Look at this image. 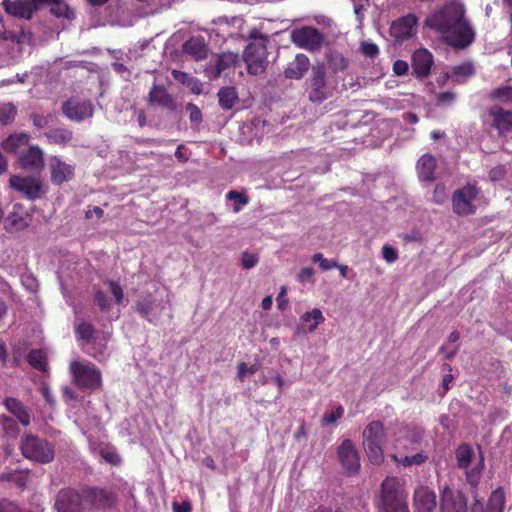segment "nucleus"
Listing matches in <instances>:
<instances>
[{
  "label": "nucleus",
  "mask_w": 512,
  "mask_h": 512,
  "mask_svg": "<svg viewBox=\"0 0 512 512\" xmlns=\"http://www.w3.org/2000/svg\"><path fill=\"white\" fill-rule=\"evenodd\" d=\"M425 25L445 35L447 43L454 48H466L475 38V33L465 18L464 6L455 1L430 14Z\"/></svg>",
  "instance_id": "1"
},
{
  "label": "nucleus",
  "mask_w": 512,
  "mask_h": 512,
  "mask_svg": "<svg viewBox=\"0 0 512 512\" xmlns=\"http://www.w3.org/2000/svg\"><path fill=\"white\" fill-rule=\"evenodd\" d=\"M407 496L404 481L388 476L380 485L377 508L380 512H409Z\"/></svg>",
  "instance_id": "2"
},
{
  "label": "nucleus",
  "mask_w": 512,
  "mask_h": 512,
  "mask_svg": "<svg viewBox=\"0 0 512 512\" xmlns=\"http://www.w3.org/2000/svg\"><path fill=\"white\" fill-rule=\"evenodd\" d=\"M75 334L81 344L83 352L99 362L106 358L107 341L110 334L105 333L100 341H97L96 329L92 323L86 320H79L74 324Z\"/></svg>",
  "instance_id": "3"
},
{
  "label": "nucleus",
  "mask_w": 512,
  "mask_h": 512,
  "mask_svg": "<svg viewBox=\"0 0 512 512\" xmlns=\"http://www.w3.org/2000/svg\"><path fill=\"white\" fill-rule=\"evenodd\" d=\"M385 429L381 421L370 422L363 431V446L374 465H379L384 459Z\"/></svg>",
  "instance_id": "4"
},
{
  "label": "nucleus",
  "mask_w": 512,
  "mask_h": 512,
  "mask_svg": "<svg viewBox=\"0 0 512 512\" xmlns=\"http://www.w3.org/2000/svg\"><path fill=\"white\" fill-rule=\"evenodd\" d=\"M70 372L74 384L82 391H95L102 386L101 371L91 362L73 361L70 363Z\"/></svg>",
  "instance_id": "5"
},
{
  "label": "nucleus",
  "mask_w": 512,
  "mask_h": 512,
  "mask_svg": "<svg viewBox=\"0 0 512 512\" xmlns=\"http://www.w3.org/2000/svg\"><path fill=\"white\" fill-rule=\"evenodd\" d=\"M21 451L25 458L39 463H49L54 458L53 447L46 440L30 433L22 438Z\"/></svg>",
  "instance_id": "6"
},
{
  "label": "nucleus",
  "mask_w": 512,
  "mask_h": 512,
  "mask_svg": "<svg viewBox=\"0 0 512 512\" xmlns=\"http://www.w3.org/2000/svg\"><path fill=\"white\" fill-rule=\"evenodd\" d=\"M82 496L84 504L92 509L108 510L114 508L117 503V494L108 488L84 485Z\"/></svg>",
  "instance_id": "7"
},
{
  "label": "nucleus",
  "mask_w": 512,
  "mask_h": 512,
  "mask_svg": "<svg viewBox=\"0 0 512 512\" xmlns=\"http://www.w3.org/2000/svg\"><path fill=\"white\" fill-rule=\"evenodd\" d=\"M480 194V188L475 184H467L452 194V209L458 216H468L476 212L475 199Z\"/></svg>",
  "instance_id": "8"
},
{
  "label": "nucleus",
  "mask_w": 512,
  "mask_h": 512,
  "mask_svg": "<svg viewBox=\"0 0 512 512\" xmlns=\"http://www.w3.org/2000/svg\"><path fill=\"white\" fill-rule=\"evenodd\" d=\"M9 185L20 196L30 201L40 199L46 193L43 181L35 176L12 175Z\"/></svg>",
  "instance_id": "9"
},
{
  "label": "nucleus",
  "mask_w": 512,
  "mask_h": 512,
  "mask_svg": "<svg viewBox=\"0 0 512 512\" xmlns=\"http://www.w3.org/2000/svg\"><path fill=\"white\" fill-rule=\"evenodd\" d=\"M309 82L308 98L311 102L320 104L331 96L326 79V68L323 64L312 67Z\"/></svg>",
  "instance_id": "10"
},
{
  "label": "nucleus",
  "mask_w": 512,
  "mask_h": 512,
  "mask_svg": "<svg viewBox=\"0 0 512 512\" xmlns=\"http://www.w3.org/2000/svg\"><path fill=\"white\" fill-rule=\"evenodd\" d=\"M291 40L299 48L316 52L321 49L324 43V36L315 27L303 26L292 31Z\"/></svg>",
  "instance_id": "11"
},
{
  "label": "nucleus",
  "mask_w": 512,
  "mask_h": 512,
  "mask_svg": "<svg viewBox=\"0 0 512 512\" xmlns=\"http://www.w3.org/2000/svg\"><path fill=\"white\" fill-rule=\"evenodd\" d=\"M337 457L343 469L348 476H354L360 471L359 452L350 439H345L337 448Z\"/></svg>",
  "instance_id": "12"
},
{
  "label": "nucleus",
  "mask_w": 512,
  "mask_h": 512,
  "mask_svg": "<svg viewBox=\"0 0 512 512\" xmlns=\"http://www.w3.org/2000/svg\"><path fill=\"white\" fill-rule=\"evenodd\" d=\"M243 57L249 74L258 75L265 71L267 65V49L263 43H249L244 51Z\"/></svg>",
  "instance_id": "13"
},
{
  "label": "nucleus",
  "mask_w": 512,
  "mask_h": 512,
  "mask_svg": "<svg viewBox=\"0 0 512 512\" xmlns=\"http://www.w3.org/2000/svg\"><path fill=\"white\" fill-rule=\"evenodd\" d=\"M83 504L82 487L80 490L64 488L57 493L54 507L57 512H82Z\"/></svg>",
  "instance_id": "14"
},
{
  "label": "nucleus",
  "mask_w": 512,
  "mask_h": 512,
  "mask_svg": "<svg viewBox=\"0 0 512 512\" xmlns=\"http://www.w3.org/2000/svg\"><path fill=\"white\" fill-rule=\"evenodd\" d=\"M440 496L441 512H467V500L460 490L445 485L440 490Z\"/></svg>",
  "instance_id": "15"
},
{
  "label": "nucleus",
  "mask_w": 512,
  "mask_h": 512,
  "mask_svg": "<svg viewBox=\"0 0 512 512\" xmlns=\"http://www.w3.org/2000/svg\"><path fill=\"white\" fill-rule=\"evenodd\" d=\"M50 181L53 185L60 186L70 182L75 176V166L66 163L59 156H53L49 162Z\"/></svg>",
  "instance_id": "16"
},
{
  "label": "nucleus",
  "mask_w": 512,
  "mask_h": 512,
  "mask_svg": "<svg viewBox=\"0 0 512 512\" xmlns=\"http://www.w3.org/2000/svg\"><path fill=\"white\" fill-rule=\"evenodd\" d=\"M63 114L72 121H82L93 116L94 108L90 101L70 98L62 105Z\"/></svg>",
  "instance_id": "17"
},
{
  "label": "nucleus",
  "mask_w": 512,
  "mask_h": 512,
  "mask_svg": "<svg viewBox=\"0 0 512 512\" xmlns=\"http://www.w3.org/2000/svg\"><path fill=\"white\" fill-rule=\"evenodd\" d=\"M148 105L159 106L169 112L177 110L178 104L165 86L153 84L147 97Z\"/></svg>",
  "instance_id": "18"
},
{
  "label": "nucleus",
  "mask_w": 512,
  "mask_h": 512,
  "mask_svg": "<svg viewBox=\"0 0 512 512\" xmlns=\"http://www.w3.org/2000/svg\"><path fill=\"white\" fill-rule=\"evenodd\" d=\"M418 23L417 17L409 13L394 21L390 27V34L397 40H407L415 34Z\"/></svg>",
  "instance_id": "19"
},
{
  "label": "nucleus",
  "mask_w": 512,
  "mask_h": 512,
  "mask_svg": "<svg viewBox=\"0 0 512 512\" xmlns=\"http://www.w3.org/2000/svg\"><path fill=\"white\" fill-rule=\"evenodd\" d=\"M492 117L491 126L497 130L499 136L512 131V110H505L499 106L491 107L488 111Z\"/></svg>",
  "instance_id": "20"
},
{
  "label": "nucleus",
  "mask_w": 512,
  "mask_h": 512,
  "mask_svg": "<svg viewBox=\"0 0 512 512\" xmlns=\"http://www.w3.org/2000/svg\"><path fill=\"white\" fill-rule=\"evenodd\" d=\"M433 62V55L427 49L416 50L412 55L413 74L419 79L427 77Z\"/></svg>",
  "instance_id": "21"
},
{
  "label": "nucleus",
  "mask_w": 512,
  "mask_h": 512,
  "mask_svg": "<svg viewBox=\"0 0 512 512\" xmlns=\"http://www.w3.org/2000/svg\"><path fill=\"white\" fill-rule=\"evenodd\" d=\"M436 494L425 486L418 487L414 492L415 512H433L436 509Z\"/></svg>",
  "instance_id": "22"
},
{
  "label": "nucleus",
  "mask_w": 512,
  "mask_h": 512,
  "mask_svg": "<svg viewBox=\"0 0 512 512\" xmlns=\"http://www.w3.org/2000/svg\"><path fill=\"white\" fill-rule=\"evenodd\" d=\"M238 58V54L232 52H224L218 55L215 65L206 67V75L212 79L219 78L222 73L235 66Z\"/></svg>",
  "instance_id": "23"
},
{
  "label": "nucleus",
  "mask_w": 512,
  "mask_h": 512,
  "mask_svg": "<svg viewBox=\"0 0 512 512\" xmlns=\"http://www.w3.org/2000/svg\"><path fill=\"white\" fill-rule=\"evenodd\" d=\"M19 163L25 170H42L44 153L39 146H31L20 156Z\"/></svg>",
  "instance_id": "24"
},
{
  "label": "nucleus",
  "mask_w": 512,
  "mask_h": 512,
  "mask_svg": "<svg viewBox=\"0 0 512 512\" xmlns=\"http://www.w3.org/2000/svg\"><path fill=\"white\" fill-rule=\"evenodd\" d=\"M310 68L309 58L302 53L295 56L294 60L289 62L284 70V76L287 79L300 80L304 77Z\"/></svg>",
  "instance_id": "25"
},
{
  "label": "nucleus",
  "mask_w": 512,
  "mask_h": 512,
  "mask_svg": "<svg viewBox=\"0 0 512 512\" xmlns=\"http://www.w3.org/2000/svg\"><path fill=\"white\" fill-rule=\"evenodd\" d=\"M420 181L431 182L435 179L436 159L431 154H424L416 165Z\"/></svg>",
  "instance_id": "26"
},
{
  "label": "nucleus",
  "mask_w": 512,
  "mask_h": 512,
  "mask_svg": "<svg viewBox=\"0 0 512 512\" xmlns=\"http://www.w3.org/2000/svg\"><path fill=\"white\" fill-rule=\"evenodd\" d=\"M185 54L191 56L194 60L200 61L207 57L208 50L202 37H191L182 46Z\"/></svg>",
  "instance_id": "27"
},
{
  "label": "nucleus",
  "mask_w": 512,
  "mask_h": 512,
  "mask_svg": "<svg viewBox=\"0 0 512 512\" xmlns=\"http://www.w3.org/2000/svg\"><path fill=\"white\" fill-rule=\"evenodd\" d=\"M474 74V65L471 62H464L453 66L449 71H447L444 74V79H452L455 83L463 84Z\"/></svg>",
  "instance_id": "28"
},
{
  "label": "nucleus",
  "mask_w": 512,
  "mask_h": 512,
  "mask_svg": "<svg viewBox=\"0 0 512 512\" xmlns=\"http://www.w3.org/2000/svg\"><path fill=\"white\" fill-rule=\"evenodd\" d=\"M6 409L13 414L23 426H28L31 422V415L24 404L16 398L7 397L4 400Z\"/></svg>",
  "instance_id": "29"
},
{
  "label": "nucleus",
  "mask_w": 512,
  "mask_h": 512,
  "mask_svg": "<svg viewBox=\"0 0 512 512\" xmlns=\"http://www.w3.org/2000/svg\"><path fill=\"white\" fill-rule=\"evenodd\" d=\"M325 321V317L320 309L314 308L309 312H305L300 317L301 326L304 331L314 332L320 324Z\"/></svg>",
  "instance_id": "30"
},
{
  "label": "nucleus",
  "mask_w": 512,
  "mask_h": 512,
  "mask_svg": "<svg viewBox=\"0 0 512 512\" xmlns=\"http://www.w3.org/2000/svg\"><path fill=\"white\" fill-rule=\"evenodd\" d=\"M44 136L51 144L66 146L73 139V132L67 128H52L44 133Z\"/></svg>",
  "instance_id": "31"
},
{
  "label": "nucleus",
  "mask_w": 512,
  "mask_h": 512,
  "mask_svg": "<svg viewBox=\"0 0 512 512\" xmlns=\"http://www.w3.org/2000/svg\"><path fill=\"white\" fill-rule=\"evenodd\" d=\"M30 219L19 213H10L4 220V228L7 232L13 233L24 230L29 226Z\"/></svg>",
  "instance_id": "32"
},
{
  "label": "nucleus",
  "mask_w": 512,
  "mask_h": 512,
  "mask_svg": "<svg viewBox=\"0 0 512 512\" xmlns=\"http://www.w3.org/2000/svg\"><path fill=\"white\" fill-rule=\"evenodd\" d=\"M217 95L219 105L224 110L232 109L239 100L236 88L231 86L222 87Z\"/></svg>",
  "instance_id": "33"
},
{
  "label": "nucleus",
  "mask_w": 512,
  "mask_h": 512,
  "mask_svg": "<svg viewBox=\"0 0 512 512\" xmlns=\"http://www.w3.org/2000/svg\"><path fill=\"white\" fill-rule=\"evenodd\" d=\"M28 363L36 370L46 372L48 368L47 355L42 349H32L27 355Z\"/></svg>",
  "instance_id": "34"
},
{
  "label": "nucleus",
  "mask_w": 512,
  "mask_h": 512,
  "mask_svg": "<svg viewBox=\"0 0 512 512\" xmlns=\"http://www.w3.org/2000/svg\"><path fill=\"white\" fill-rule=\"evenodd\" d=\"M327 63L333 73L344 71L349 66V60L339 51H330L327 54Z\"/></svg>",
  "instance_id": "35"
},
{
  "label": "nucleus",
  "mask_w": 512,
  "mask_h": 512,
  "mask_svg": "<svg viewBox=\"0 0 512 512\" xmlns=\"http://www.w3.org/2000/svg\"><path fill=\"white\" fill-rule=\"evenodd\" d=\"M504 506L505 492L502 488H497L491 493L485 512H503Z\"/></svg>",
  "instance_id": "36"
},
{
  "label": "nucleus",
  "mask_w": 512,
  "mask_h": 512,
  "mask_svg": "<svg viewBox=\"0 0 512 512\" xmlns=\"http://www.w3.org/2000/svg\"><path fill=\"white\" fill-rule=\"evenodd\" d=\"M473 456H474V451L470 445H468V444L460 445L456 449V460H457L458 467L461 469H467L472 462Z\"/></svg>",
  "instance_id": "37"
},
{
  "label": "nucleus",
  "mask_w": 512,
  "mask_h": 512,
  "mask_svg": "<svg viewBox=\"0 0 512 512\" xmlns=\"http://www.w3.org/2000/svg\"><path fill=\"white\" fill-rule=\"evenodd\" d=\"M29 139V135L25 133L11 135L3 141L2 147L8 152H15L20 145L27 144Z\"/></svg>",
  "instance_id": "38"
},
{
  "label": "nucleus",
  "mask_w": 512,
  "mask_h": 512,
  "mask_svg": "<svg viewBox=\"0 0 512 512\" xmlns=\"http://www.w3.org/2000/svg\"><path fill=\"white\" fill-rule=\"evenodd\" d=\"M490 97L503 104H512V86L496 88L491 92Z\"/></svg>",
  "instance_id": "39"
},
{
  "label": "nucleus",
  "mask_w": 512,
  "mask_h": 512,
  "mask_svg": "<svg viewBox=\"0 0 512 512\" xmlns=\"http://www.w3.org/2000/svg\"><path fill=\"white\" fill-rule=\"evenodd\" d=\"M29 118L37 129H43L48 127L54 121L55 116L51 113L43 115L34 112L29 115Z\"/></svg>",
  "instance_id": "40"
},
{
  "label": "nucleus",
  "mask_w": 512,
  "mask_h": 512,
  "mask_svg": "<svg viewBox=\"0 0 512 512\" xmlns=\"http://www.w3.org/2000/svg\"><path fill=\"white\" fill-rule=\"evenodd\" d=\"M227 200H234L235 204L233 206V212L237 213L241 210V207L248 204L249 198L241 192H238L236 190H230L226 194Z\"/></svg>",
  "instance_id": "41"
},
{
  "label": "nucleus",
  "mask_w": 512,
  "mask_h": 512,
  "mask_svg": "<svg viewBox=\"0 0 512 512\" xmlns=\"http://www.w3.org/2000/svg\"><path fill=\"white\" fill-rule=\"evenodd\" d=\"M483 467V459L481 458L479 463L475 467H473L471 470L466 471V480L472 487H476L478 485L479 480L481 478Z\"/></svg>",
  "instance_id": "42"
},
{
  "label": "nucleus",
  "mask_w": 512,
  "mask_h": 512,
  "mask_svg": "<svg viewBox=\"0 0 512 512\" xmlns=\"http://www.w3.org/2000/svg\"><path fill=\"white\" fill-rule=\"evenodd\" d=\"M344 415V407L338 405L332 412L324 414L321 420L323 426H330L334 424L338 419H341Z\"/></svg>",
  "instance_id": "43"
},
{
  "label": "nucleus",
  "mask_w": 512,
  "mask_h": 512,
  "mask_svg": "<svg viewBox=\"0 0 512 512\" xmlns=\"http://www.w3.org/2000/svg\"><path fill=\"white\" fill-rule=\"evenodd\" d=\"M16 113L17 110L12 104L0 107V124L7 125L11 123L14 120Z\"/></svg>",
  "instance_id": "44"
},
{
  "label": "nucleus",
  "mask_w": 512,
  "mask_h": 512,
  "mask_svg": "<svg viewBox=\"0 0 512 512\" xmlns=\"http://www.w3.org/2000/svg\"><path fill=\"white\" fill-rule=\"evenodd\" d=\"M312 262L313 263H318L319 267H320V269L322 271H328V270L334 269V268H336L338 266L337 261L326 259L324 257V255L322 253H320V252L315 253L312 256Z\"/></svg>",
  "instance_id": "45"
},
{
  "label": "nucleus",
  "mask_w": 512,
  "mask_h": 512,
  "mask_svg": "<svg viewBox=\"0 0 512 512\" xmlns=\"http://www.w3.org/2000/svg\"><path fill=\"white\" fill-rule=\"evenodd\" d=\"M44 4H54V6L51 7L50 12L55 17H69V7L63 3V0L46 1Z\"/></svg>",
  "instance_id": "46"
},
{
  "label": "nucleus",
  "mask_w": 512,
  "mask_h": 512,
  "mask_svg": "<svg viewBox=\"0 0 512 512\" xmlns=\"http://www.w3.org/2000/svg\"><path fill=\"white\" fill-rule=\"evenodd\" d=\"M361 53L367 58L374 59L379 54L378 46L371 41H363L360 44Z\"/></svg>",
  "instance_id": "47"
},
{
  "label": "nucleus",
  "mask_w": 512,
  "mask_h": 512,
  "mask_svg": "<svg viewBox=\"0 0 512 512\" xmlns=\"http://www.w3.org/2000/svg\"><path fill=\"white\" fill-rule=\"evenodd\" d=\"M100 456L104 459L105 462L118 465L121 462L119 455L113 448L105 447L100 449Z\"/></svg>",
  "instance_id": "48"
},
{
  "label": "nucleus",
  "mask_w": 512,
  "mask_h": 512,
  "mask_svg": "<svg viewBox=\"0 0 512 512\" xmlns=\"http://www.w3.org/2000/svg\"><path fill=\"white\" fill-rule=\"evenodd\" d=\"M105 283L108 285L116 303L121 304L124 299V292L120 284L110 279L106 280Z\"/></svg>",
  "instance_id": "49"
},
{
  "label": "nucleus",
  "mask_w": 512,
  "mask_h": 512,
  "mask_svg": "<svg viewBox=\"0 0 512 512\" xmlns=\"http://www.w3.org/2000/svg\"><path fill=\"white\" fill-rule=\"evenodd\" d=\"M258 371V366L253 364L248 366L245 362H240L237 366V376L240 381H244L246 375L249 373L251 375L255 374Z\"/></svg>",
  "instance_id": "50"
},
{
  "label": "nucleus",
  "mask_w": 512,
  "mask_h": 512,
  "mask_svg": "<svg viewBox=\"0 0 512 512\" xmlns=\"http://www.w3.org/2000/svg\"><path fill=\"white\" fill-rule=\"evenodd\" d=\"M153 310V302L149 299H142L136 302V311L147 318Z\"/></svg>",
  "instance_id": "51"
},
{
  "label": "nucleus",
  "mask_w": 512,
  "mask_h": 512,
  "mask_svg": "<svg viewBox=\"0 0 512 512\" xmlns=\"http://www.w3.org/2000/svg\"><path fill=\"white\" fill-rule=\"evenodd\" d=\"M94 302L101 311H107L110 307V301L108 296L101 290L95 291Z\"/></svg>",
  "instance_id": "52"
},
{
  "label": "nucleus",
  "mask_w": 512,
  "mask_h": 512,
  "mask_svg": "<svg viewBox=\"0 0 512 512\" xmlns=\"http://www.w3.org/2000/svg\"><path fill=\"white\" fill-rule=\"evenodd\" d=\"M171 74L174 80L185 86L191 85L194 82V77L184 71L174 69Z\"/></svg>",
  "instance_id": "53"
},
{
  "label": "nucleus",
  "mask_w": 512,
  "mask_h": 512,
  "mask_svg": "<svg viewBox=\"0 0 512 512\" xmlns=\"http://www.w3.org/2000/svg\"><path fill=\"white\" fill-rule=\"evenodd\" d=\"M258 257L255 254H251L248 252H243L241 257V264L244 269H251L255 267L258 263Z\"/></svg>",
  "instance_id": "54"
},
{
  "label": "nucleus",
  "mask_w": 512,
  "mask_h": 512,
  "mask_svg": "<svg viewBox=\"0 0 512 512\" xmlns=\"http://www.w3.org/2000/svg\"><path fill=\"white\" fill-rule=\"evenodd\" d=\"M187 111H189V119L193 123H200L202 121V112L198 106L193 103L186 105Z\"/></svg>",
  "instance_id": "55"
},
{
  "label": "nucleus",
  "mask_w": 512,
  "mask_h": 512,
  "mask_svg": "<svg viewBox=\"0 0 512 512\" xmlns=\"http://www.w3.org/2000/svg\"><path fill=\"white\" fill-rule=\"evenodd\" d=\"M382 256L388 263H393L398 259V252L390 245H384L382 248Z\"/></svg>",
  "instance_id": "56"
},
{
  "label": "nucleus",
  "mask_w": 512,
  "mask_h": 512,
  "mask_svg": "<svg viewBox=\"0 0 512 512\" xmlns=\"http://www.w3.org/2000/svg\"><path fill=\"white\" fill-rule=\"evenodd\" d=\"M455 100V93L450 91L440 92L437 96V103L439 105L451 104Z\"/></svg>",
  "instance_id": "57"
},
{
  "label": "nucleus",
  "mask_w": 512,
  "mask_h": 512,
  "mask_svg": "<svg viewBox=\"0 0 512 512\" xmlns=\"http://www.w3.org/2000/svg\"><path fill=\"white\" fill-rule=\"evenodd\" d=\"M445 192H446L445 185L442 183H438L434 188V193H433L434 201L438 204H442L443 201L445 200Z\"/></svg>",
  "instance_id": "58"
},
{
  "label": "nucleus",
  "mask_w": 512,
  "mask_h": 512,
  "mask_svg": "<svg viewBox=\"0 0 512 512\" xmlns=\"http://www.w3.org/2000/svg\"><path fill=\"white\" fill-rule=\"evenodd\" d=\"M314 276V270L311 267L302 268L297 274V280L301 283L312 280Z\"/></svg>",
  "instance_id": "59"
},
{
  "label": "nucleus",
  "mask_w": 512,
  "mask_h": 512,
  "mask_svg": "<svg viewBox=\"0 0 512 512\" xmlns=\"http://www.w3.org/2000/svg\"><path fill=\"white\" fill-rule=\"evenodd\" d=\"M22 510L11 501L5 499L0 501V512H21Z\"/></svg>",
  "instance_id": "60"
},
{
  "label": "nucleus",
  "mask_w": 512,
  "mask_h": 512,
  "mask_svg": "<svg viewBox=\"0 0 512 512\" xmlns=\"http://www.w3.org/2000/svg\"><path fill=\"white\" fill-rule=\"evenodd\" d=\"M408 69V64L404 60H396L393 64V72L398 76L405 75Z\"/></svg>",
  "instance_id": "61"
},
{
  "label": "nucleus",
  "mask_w": 512,
  "mask_h": 512,
  "mask_svg": "<svg viewBox=\"0 0 512 512\" xmlns=\"http://www.w3.org/2000/svg\"><path fill=\"white\" fill-rule=\"evenodd\" d=\"M286 293H287L286 288L284 286L281 287V290L276 298L277 305L280 310H285L287 307L288 299L286 297Z\"/></svg>",
  "instance_id": "62"
},
{
  "label": "nucleus",
  "mask_w": 512,
  "mask_h": 512,
  "mask_svg": "<svg viewBox=\"0 0 512 512\" xmlns=\"http://www.w3.org/2000/svg\"><path fill=\"white\" fill-rule=\"evenodd\" d=\"M173 512H191L192 505L189 501H183L181 503L173 502L172 504Z\"/></svg>",
  "instance_id": "63"
},
{
  "label": "nucleus",
  "mask_w": 512,
  "mask_h": 512,
  "mask_svg": "<svg viewBox=\"0 0 512 512\" xmlns=\"http://www.w3.org/2000/svg\"><path fill=\"white\" fill-rule=\"evenodd\" d=\"M40 390L46 402L50 405L54 404V399L52 398V393L49 386L47 384H42Z\"/></svg>",
  "instance_id": "64"
}]
</instances>
